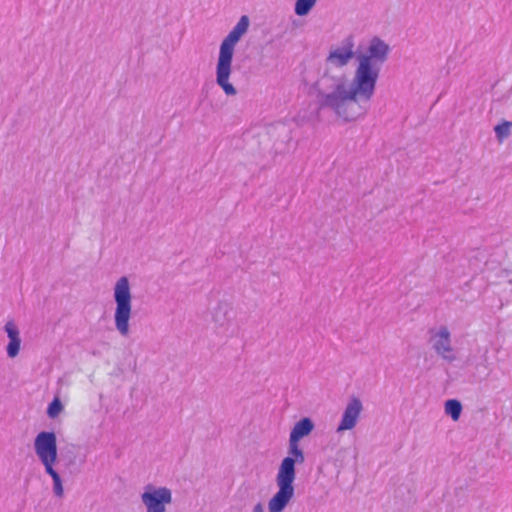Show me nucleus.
I'll list each match as a JSON object with an SVG mask.
<instances>
[{"mask_svg": "<svg viewBox=\"0 0 512 512\" xmlns=\"http://www.w3.org/2000/svg\"><path fill=\"white\" fill-rule=\"evenodd\" d=\"M114 312L115 328L120 335L126 337L130 333L129 321L132 315V294L129 280L126 276L120 277L114 286Z\"/></svg>", "mask_w": 512, "mask_h": 512, "instance_id": "nucleus-6", "label": "nucleus"}, {"mask_svg": "<svg viewBox=\"0 0 512 512\" xmlns=\"http://www.w3.org/2000/svg\"><path fill=\"white\" fill-rule=\"evenodd\" d=\"M462 411L461 403L458 400L450 399L445 402V413L453 420H458Z\"/></svg>", "mask_w": 512, "mask_h": 512, "instance_id": "nucleus-14", "label": "nucleus"}, {"mask_svg": "<svg viewBox=\"0 0 512 512\" xmlns=\"http://www.w3.org/2000/svg\"><path fill=\"white\" fill-rule=\"evenodd\" d=\"M252 512H264L263 505L261 503H257L254 507Z\"/></svg>", "mask_w": 512, "mask_h": 512, "instance_id": "nucleus-17", "label": "nucleus"}, {"mask_svg": "<svg viewBox=\"0 0 512 512\" xmlns=\"http://www.w3.org/2000/svg\"><path fill=\"white\" fill-rule=\"evenodd\" d=\"M249 23L250 21L248 16H241L237 24L223 39L219 47V54L215 69L216 83L222 88L227 96H235L237 94L236 88L229 82V79L232 74L235 47L239 40L248 31Z\"/></svg>", "mask_w": 512, "mask_h": 512, "instance_id": "nucleus-3", "label": "nucleus"}, {"mask_svg": "<svg viewBox=\"0 0 512 512\" xmlns=\"http://www.w3.org/2000/svg\"><path fill=\"white\" fill-rule=\"evenodd\" d=\"M512 127V122L504 121L501 124L495 126L494 131L498 141L502 142L505 138L510 135V129Z\"/></svg>", "mask_w": 512, "mask_h": 512, "instance_id": "nucleus-15", "label": "nucleus"}, {"mask_svg": "<svg viewBox=\"0 0 512 512\" xmlns=\"http://www.w3.org/2000/svg\"><path fill=\"white\" fill-rule=\"evenodd\" d=\"M140 498L146 512H166V507L173 501L172 491L168 487L152 484L145 486Z\"/></svg>", "mask_w": 512, "mask_h": 512, "instance_id": "nucleus-7", "label": "nucleus"}, {"mask_svg": "<svg viewBox=\"0 0 512 512\" xmlns=\"http://www.w3.org/2000/svg\"><path fill=\"white\" fill-rule=\"evenodd\" d=\"M304 461V452L299 442L289 440L288 456L282 460L276 475L278 491L268 502L269 512H282L292 500L295 494V464H302Z\"/></svg>", "mask_w": 512, "mask_h": 512, "instance_id": "nucleus-2", "label": "nucleus"}, {"mask_svg": "<svg viewBox=\"0 0 512 512\" xmlns=\"http://www.w3.org/2000/svg\"><path fill=\"white\" fill-rule=\"evenodd\" d=\"M363 411L362 401L358 397H351L344 408L340 422L336 428L337 433L353 429Z\"/></svg>", "mask_w": 512, "mask_h": 512, "instance_id": "nucleus-10", "label": "nucleus"}, {"mask_svg": "<svg viewBox=\"0 0 512 512\" xmlns=\"http://www.w3.org/2000/svg\"><path fill=\"white\" fill-rule=\"evenodd\" d=\"M430 343L434 352L443 360L448 363L456 360V351L452 345L451 333L447 326L430 330Z\"/></svg>", "mask_w": 512, "mask_h": 512, "instance_id": "nucleus-8", "label": "nucleus"}, {"mask_svg": "<svg viewBox=\"0 0 512 512\" xmlns=\"http://www.w3.org/2000/svg\"><path fill=\"white\" fill-rule=\"evenodd\" d=\"M318 0H297L294 11L298 16H306L310 13Z\"/></svg>", "mask_w": 512, "mask_h": 512, "instance_id": "nucleus-13", "label": "nucleus"}, {"mask_svg": "<svg viewBox=\"0 0 512 512\" xmlns=\"http://www.w3.org/2000/svg\"><path fill=\"white\" fill-rule=\"evenodd\" d=\"M354 56V40L352 37H347L340 46L330 49L326 62L333 67L341 68L346 66Z\"/></svg>", "mask_w": 512, "mask_h": 512, "instance_id": "nucleus-9", "label": "nucleus"}, {"mask_svg": "<svg viewBox=\"0 0 512 512\" xmlns=\"http://www.w3.org/2000/svg\"><path fill=\"white\" fill-rule=\"evenodd\" d=\"M63 404L58 397H55L47 408V415L49 418H56L63 411Z\"/></svg>", "mask_w": 512, "mask_h": 512, "instance_id": "nucleus-16", "label": "nucleus"}, {"mask_svg": "<svg viewBox=\"0 0 512 512\" xmlns=\"http://www.w3.org/2000/svg\"><path fill=\"white\" fill-rule=\"evenodd\" d=\"M35 454L43 465L45 473L53 480V492L57 497H62L64 488L62 479L55 469L58 461L57 438L54 432L42 431L34 439Z\"/></svg>", "mask_w": 512, "mask_h": 512, "instance_id": "nucleus-5", "label": "nucleus"}, {"mask_svg": "<svg viewBox=\"0 0 512 512\" xmlns=\"http://www.w3.org/2000/svg\"><path fill=\"white\" fill-rule=\"evenodd\" d=\"M374 92L353 75L350 87L342 78L322 77L317 82V103L320 109H330L344 121H354L366 113Z\"/></svg>", "mask_w": 512, "mask_h": 512, "instance_id": "nucleus-1", "label": "nucleus"}, {"mask_svg": "<svg viewBox=\"0 0 512 512\" xmlns=\"http://www.w3.org/2000/svg\"><path fill=\"white\" fill-rule=\"evenodd\" d=\"M389 46L380 38L369 42L365 53L357 55L358 65L354 75L374 93L383 64L388 58Z\"/></svg>", "mask_w": 512, "mask_h": 512, "instance_id": "nucleus-4", "label": "nucleus"}, {"mask_svg": "<svg viewBox=\"0 0 512 512\" xmlns=\"http://www.w3.org/2000/svg\"><path fill=\"white\" fill-rule=\"evenodd\" d=\"M3 329L9 340L6 346V353L8 358L13 359L19 355L21 350L22 339L20 330L13 320L7 321Z\"/></svg>", "mask_w": 512, "mask_h": 512, "instance_id": "nucleus-11", "label": "nucleus"}, {"mask_svg": "<svg viewBox=\"0 0 512 512\" xmlns=\"http://www.w3.org/2000/svg\"><path fill=\"white\" fill-rule=\"evenodd\" d=\"M214 319H215V322H220L217 315H215Z\"/></svg>", "mask_w": 512, "mask_h": 512, "instance_id": "nucleus-18", "label": "nucleus"}, {"mask_svg": "<svg viewBox=\"0 0 512 512\" xmlns=\"http://www.w3.org/2000/svg\"><path fill=\"white\" fill-rule=\"evenodd\" d=\"M313 429V421L308 417L302 418L292 428L289 440L299 442L303 437L309 435Z\"/></svg>", "mask_w": 512, "mask_h": 512, "instance_id": "nucleus-12", "label": "nucleus"}]
</instances>
